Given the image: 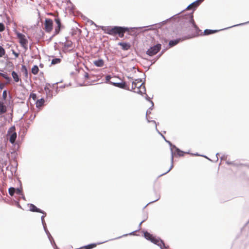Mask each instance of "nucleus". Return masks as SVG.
<instances>
[{"label": "nucleus", "mask_w": 249, "mask_h": 249, "mask_svg": "<svg viewBox=\"0 0 249 249\" xmlns=\"http://www.w3.org/2000/svg\"><path fill=\"white\" fill-rule=\"evenodd\" d=\"M142 80L140 79H138L135 80V81H133L132 83V89H135L136 87H137V84H140Z\"/></svg>", "instance_id": "6ab92c4d"}, {"label": "nucleus", "mask_w": 249, "mask_h": 249, "mask_svg": "<svg viewBox=\"0 0 249 249\" xmlns=\"http://www.w3.org/2000/svg\"><path fill=\"white\" fill-rule=\"evenodd\" d=\"M6 107L3 103L0 102V115L6 112Z\"/></svg>", "instance_id": "dca6fc26"}, {"label": "nucleus", "mask_w": 249, "mask_h": 249, "mask_svg": "<svg viewBox=\"0 0 249 249\" xmlns=\"http://www.w3.org/2000/svg\"><path fill=\"white\" fill-rule=\"evenodd\" d=\"M53 20L50 18H46L45 22V30L46 32H50L53 29Z\"/></svg>", "instance_id": "423d86ee"}, {"label": "nucleus", "mask_w": 249, "mask_h": 249, "mask_svg": "<svg viewBox=\"0 0 249 249\" xmlns=\"http://www.w3.org/2000/svg\"><path fill=\"white\" fill-rule=\"evenodd\" d=\"M7 97V92L6 90H4L2 93V98L4 100H6Z\"/></svg>", "instance_id": "f704fd0d"}, {"label": "nucleus", "mask_w": 249, "mask_h": 249, "mask_svg": "<svg viewBox=\"0 0 249 249\" xmlns=\"http://www.w3.org/2000/svg\"><path fill=\"white\" fill-rule=\"evenodd\" d=\"M227 158V155H222L221 156L220 159H221V160H226Z\"/></svg>", "instance_id": "79ce46f5"}, {"label": "nucleus", "mask_w": 249, "mask_h": 249, "mask_svg": "<svg viewBox=\"0 0 249 249\" xmlns=\"http://www.w3.org/2000/svg\"><path fill=\"white\" fill-rule=\"evenodd\" d=\"M43 215L41 216V222H42V225H44L46 224V223L44 219V217L46 216V213L44 212V213H43Z\"/></svg>", "instance_id": "473e14b6"}, {"label": "nucleus", "mask_w": 249, "mask_h": 249, "mask_svg": "<svg viewBox=\"0 0 249 249\" xmlns=\"http://www.w3.org/2000/svg\"><path fill=\"white\" fill-rule=\"evenodd\" d=\"M93 63L96 66L101 67L104 66V61L103 59H99L97 60L94 61Z\"/></svg>", "instance_id": "4468645a"}, {"label": "nucleus", "mask_w": 249, "mask_h": 249, "mask_svg": "<svg viewBox=\"0 0 249 249\" xmlns=\"http://www.w3.org/2000/svg\"><path fill=\"white\" fill-rule=\"evenodd\" d=\"M156 130H157V131H158V132L160 134V135H161V136L163 138V139L165 140V141H166V142L169 144V145H170V146L172 147V143H171L170 141L166 140H165V137H164L163 135H162L160 133V132L158 130V129H157V128L156 129Z\"/></svg>", "instance_id": "2f4dec72"}, {"label": "nucleus", "mask_w": 249, "mask_h": 249, "mask_svg": "<svg viewBox=\"0 0 249 249\" xmlns=\"http://www.w3.org/2000/svg\"><path fill=\"white\" fill-rule=\"evenodd\" d=\"M150 110H150V109H149L147 110V111H146V117L147 118V121H148V122H152V123H153L154 124H155V125H156V129H157V124H156V122L155 121H154V120L150 121V120H149L147 119V115H148V114H150V113H151V111H150Z\"/></svg>", "instance_id": "cd10ccee"}, {"label": "nucleus", "mask_w": 249, "mask_h": 249, "mask_svg": "<svg viewBox=\"0 0 249 249\" xmlns=\"http://www.w3.org/2000/svg\"><path fill=\"white\" fill-rule=\"evenodd\" d=\"M47 236H48V238L49 239L51 244L53 245V243L54 246H55V248L54 249H57V247L56 246V245H55V243H54V241L53 238V237H52L51 234L49 233V234H47Z\"/></svg>", "instance_id": "b1692460"}, {"label": "nucleus", "mask_w": 249, "mask_h": 249, "mask_svg": "<svg viewBox=\"0 0 249 249\" xmlns=\"http://www.w3.org/2000/svg\"><path fill=\"white\" fill-rule=\"evenodd\" d=\"M140 84H139V85H138V84H137V88H138V87H139V86H140Z\"/></svg>", "instance_id": "bf43d9fd"}, {"label": "nucleus", "mask_w": 249, "mask_h": 249, "mask_svg": "<svg viewBox=\"0 0 249 249\" xmlns=\"http://www.w3.org/2000/svg\"><path fill=\"white\" fill-rule=\"evenodd\" d=\"M54 20L57 24V27L55 28V32L53 36L59 34L61 26L60 19L58 17L55 18Z\"/></svg>", "instance_id": "1a4fd4ad"}, {"label": "nucleus", "mask_w": 249, "mask_h": 249, "mask_svg": "<svg viewBox=\"0 0 249 249\" xmlns=\"http://www.w3.org/2000/svg\"><path fill=\"white\" fill-rule=\"evenodd\" d=\"M44 89L46 92H50V91L49 88L46 86L44 88Z\"/></svg>", "instance_id": "de8ad7c7"}, {"label": "nucleus", "mask_w": 249, "mask_h": 249, "mask_svg": "<svg viewBox=\"0 0 249 249\" xmlns=\"http://www.w3.org/2000/svg\"><path fill=\"white\" fill-rule=\"evenodd\" d=\"M16 192V189L14 187L9 188V194L10 196H13Z\"/></svg>", "instance_id": "c85d7f7f"}, {"label": "nucleus", "mask_w": 249, "mask_h": 249, "mask_svg": "<svg viewBox=\"0 0 249 249\" xmlns=\"http://www.w3.org/2000/svg\"><path fill=\"white\" fill-rule=\"evenodd\" d=\"M134 92L141 94L145 93L146 89L145 86L143 85V83L140 84L139 87H138V88L135 90H134Z\"/></svg>", "instance_id": "9b49d317"}, {"label": "nucleus", "mask_w": 249, "mask_h": 249, "mask_svg": "<svg viewBox=\"0 0 249 249\" xmlns=\"http://www.w3.org/2000/svg\"><path fill=\"white\" fill-rule=\"evenodd\" d=\"M144 237L148 240L150 241L151 242L154 244L157 245L158 246L160 247L161 249H164V248L166 249L167 247L165 246L164 243L163 241L159 238H155L153 236L152 234H151L147 231H145L144 232Z\"/></svg>", "instance_id": "f257e3e1"}, {"label": "nucleus", "mask_w": 249, "mask_h": 249, "mask_svg": "<svg viewBox=\"0 0 249 249\" xmlns=\"http://www.w3.org/2000/svg\"><path fill=\"white\" fill-rule=\"evenodd\" d=\"M12 76L14 80V81L16 82H18L19 80V78L18 73L15 71H12Z\"/></svg>", "instance_id": "412c9836"}, {"label": "nucleus", "mask_w": 249, "mask_h": 249, "mask_svg": "<svg viewBox=\"0 0 249 249\" xmlns=\"http://www.w3.org/2000/svg\"><path fill=\"white\" fill-rule=\"evenodd\" d=\"M186 18L189 20V22L192 24L193 26L195 28V29L196 30H197L198 29V27L196 25V24L195 23V21H194V18H193V12H192L191 13L188 14Z\"/></svg>", "instance_id": "f8f14e48"}, {"label": "nucleus", "mask_w": 249, "mask_h": 249, "mask_svg": "<svg viewBox=\"0 0 249 249\" xmlns=\"http://www.w3.org/2000/svg\"><path fill=\"white\" fill-rule=\"evenodd\" d=\"M58 84V83H57V82H56V83H54V85H56V84Z\"/></svg>", "instance_id": "e2e57ef3"}, {"label": "nucleus", "mask_w": 249, "mask_h": 249, "mask_svg": "<svg viewBox=\"0 0 249 249\" xmlns=\"http://www.w3.org/2000/svg\"><path fill=\"white\" fill-rule=\"evenodd\" d=\"M18 37L20 39H21V38H23L24 37H25V36L22 35V34L21 33H18Z\"/></svg>", "instance_id": "a19ab883"}, {"label": "nucleus", "mask_w": 249, "mask_h": 249, "mask_svg": "<svg viewBox=\"0 0 249 249\" xmlns=\"http://www.w3.org/2000/svg\"><path fill=\"white\" fill-rule=\"evenodd\" d=\"M39 69L37 66L35 65L32 69V73L34 74H36L38 72Z\"/></svg>", "instance_id": "5701e85b"}, {"label": "nucleus", "mask_w": 249, "mask_h": 249, "mask_svg": "<svg viewBox=\"0 0 249 249\" xmlns=\"http://www.w3.org/2000/svg\"><path fill=\"white\" fill-rule=\"evenodd\" d=\"M134 231L133 232H132L131 233H130V234H132L133 233H134Z\"/></svg>", "instance_id": "052dcab7"}, {"label": "nucleus", "mask_w": 249, "mask_h": 249, "mask_svg": "<svg viewBox=\"0 0 249 249\" xmlns=\"http://www.w3.org/2000/svg\"><path fill=\"white\" fill-rule=\"evenodd\" d=\"M205 158H206L208 159V158L206 157V156H204ZM209 160H210V159H209Z\"/></svg>", "instance_id": "680f3d73"}, {"label": "nucleus", "mask_w": 249, "mask_h": 249, "mask_svg": "<svg viewBox=\"0 0 249 249\" xmlns=\"http://www.w3.org/2000/svg\"><path fill=\"white\" fill-rule=\"evenodd\" d=\"M105 242H106V241H104V242H101V243H97V244H98V245H99V244H103V243H105Z\"/></svg>", "instance_id": "4d7b16f0"}, {"label": "nucleus", "mask_w": 249, "mask_h": 249, "mask_svg": "<svg viewBox=\"0 0 249 249\" xmlns=\"http://www.w3.org/2000/svg\"><path fill=\"white\" fill-rule=\"evenodd\" d=\"M16 128L15 126H11L8 130L7 135H10L9 142L14 144L17 137V133L15 132Z\"/></svg>", "instance_id": "20e7f679"}, {"label": "nucleus", "mask_w": 249, "mask_h": 249, "mask_svg": "<svg viewBox=\"0 0 249 249\" xmlns=\"http://www.w3.org/2000/svg\"><path fill=\"white\" fill-rule=\"evenodd\" d=\"M5 53V51L3 48L0 46V57H2Z\"/></svg>", "instance_id": "7c9ffc66"}, {"label": "nucleus", "mask_w": 249, "mask_h": 249, "mask_svg": "<svg viewBox=\"0 0 249 249\" xmlns=\"http://www.w3.org/2000/svg\"><path fill=\"white\" fill-rule=\"evenodd\" d=\"M21 71L23 72L24 76L25 77H27L28 74V70L26 67L25 65H22Z\"/></svg>", "instance_id": "aec40b11"}, {"label": "nucleus", "mask_w": 249, "mask_h": 249, "mask_svg": "<svg viewBox=\"0 0 249 249\" xmlns=\"http://www.w3.org/2000/svg\"><path fill=\"white\" fill-rule=\"evenodd\" d=\"M226 163L227 164L230 165V164H232V165H235V164L232 162H230V161H226Z\"/></svg>", "instance_id": "49530a36"}, {"label": "nucleus", "mask_w": 249, "mask_h": 249, "mask_svg": "<svg viewBox=\"0 0 249 249\" xmlns=\"http://www.w3.org/2000/svg\"><path fill=\"white\" fill-rule=\"evenodd\" d=\"M160 199V197H159L158 198H157L156 200H154V201H152L151 202H150L148 203V204H150L151 203H153V202H156L157 201H158L159 199Z\"/></svg>", "instance_id": "8fccbe9b"}, {"label": "nucleus", "mask_w": 249, "mask_h": 249, "mask_svg": "<svg viewBox=\"0 0 249 249\" xmlns=\"http://www.w3.org/2000/svg\"><path fill=\"white\" fill-rule=\"evenodd\" d=\"M174 149L177 152L178 155L179 156H182L183 155V152L181 151L179 149L177 148L175 145L172 144V147H170L171 153V165L169 169L165 173L161 175V176L165 175L168 173L173 167V160H174Z\"/></svg>", "instance_id": "7ed1b4c3"}, {"label": "nucleus", "mask_w": 249, "mask_h": 249, "mask_svg": "<svg viewBox=\"0 0 249 249\" xmlns=\"http://www.w3.org/2000/svg\"><path fill=\"white\" fill-rule=\"evenodd\" d=\"M43 228H44V230L46 232V233L47 234H49V231L48 230L47 228V227H46V224L44 225H43Z\"/></svg>", "instance_id": "58836bf2"}, {"label": "nucleus", "mask_w": 249, "mask_h": 249, "mask_svg": "<svg viewBox=\"0 0 249 249\" xmlns=\"http://www.w3.org/2000/svg\"><path fill=\"white\" fill-rule=\"evenodd\" d=\"M146 99L147 100L149 101L150 102V98L146 95Z\"/></svg>", "instance_id": "5fc2aeb1"}, {"label": "nucleus", "mask_w": 249, "mask_h": 249, "mask_svg": "<svg viewBox=\"0 0 249 249\" xmlns=\"http://www.w3.org/2000/svg\"><path fill=\"white\" fill-rule=\"evenodd\" d=\"M118 45L122 47V49L124 50H127L130 48V45L128 43L126 42H119Z\"/></svg>", "instance_id": "2eb2a0df"}, {"label": "nucleus", "mask_w": 249, "mask_h": 249, "mask_svg": "<svg viewBox=\"0 0 249 249\" xmlns=\"http://www.w3.org/2000/svg\"><path fill=\"white\" fill-rule=\"evenodd\" d=\"M249 23V21H248V22H246L245 23H241V24H237V25H233L231 27H230V28H231V27H235V26H240V25H244L245 24H247ZM228 28H229V27H228Z\"/></svg>", "instance_id": "ea45409f"}, {"label": "nucleus", "mask_w": 249, "mask_h": 249, "mask_svg": "<svg viewBox=\"0 0 249 249\" xmlns=\"http://www.w3.org/2000/svg\"><path fill=\"white\" fill-rule=\"evenodd\" d=\"M129 29L127 27L114 26L111 28V35L118 34L120 37H123L125 32L128 31Z\"/></svg>", "instance_id": "f03ea898"}, {"label": "nucleus", "mask_w": 249, "mask_h": 249, "mask_svg": "<svg viewBox=\"0 0 249 249\" xmlns=\"http://www.w3.org/2000/svg\"><path fill=\"white\" fill-rule=\"evenodd\" d=\"M111 78V76L110 75H107V76H106V82L109 83V82H111L110 81Z\"/></svg>", "instance_id": "e433bc0d"}, {"label": "nucleus", "mask_w": 249, "mask_h": 249, "mask_svg": "<svg viewBox=\"0 0 249 249\" xmlns=\"http://www.w3.org/2000/svg\"><path fill=\"white\" fill-rule=\"evenodd\" d=\"M188 38H189V37H185L182 38H180L170 40L169 43V45L170 47H173L178 43L180 41H183Z\"/></svg>", "instance_id": "9d476101"}, {"label": "nucleus", "mask_w": 249, "mask_h": 249, "mask_svg": "<svg viewBox=\"0 0 249 249\" xmlns=\"http://www.w3.org/2000/svg\"><path fill=\"white\" fill-rule=\"evenodd\" d=\"M15 193L16 194H17L18 195H22V189L21 188H17V189H16V192Z\"/></svg>", "instance_id": "72a5a7b5"}, {"label": "nucleus", "mask_w": 249, "mask_h": 249, "mask_svg": "<svg viewBox=\"0 0 249 249\" xmlns=\"http://www.w3.org/2000/svg\"><path fill=\"white\" fill-rule=\"evenodd\" d=\"M109 84L113 85L114 86L123 89H126L129 90V89L126 88V84L125 82H109Z\"/></svg>", "instance_id": "0eeeda50"}, {"label": "nucleus", "mask_w": 249, "mask_h": 249, "mask_svg": "<svg viewBox=\"0 0 249 249\" xmlns=\"http://www.w3.org/2000/svg\"><path fill=\"white\" fill-rule=\"evenodd\" d=\"M161 49V44H157L151 47L146 51V54L150 56H153L157 53Z\"/></svg>", "instance_id": "39448f33"}, {"label": "nucleus", "mask_w": 249, "mask_h": 249, "mask_svg": "<svg viewBox=\"0 0 249 249\" xmlns=\"http://www.w3.org/2000/svg\"><path fill=\"white\" fill-rule=\"evenodd\" d=\"M101 28L103 31H104V32L106 34H108V35H111V28L110 27H107V26H101Z\"/></svg>", "instance_id": "f3484780"}, {"label": "nucleus", "mask_w": 249, "mask_h": 249, "mask_svg": "<svg viewBox=\"0 0 249 249\" xmlns=\"http://www.w3.org/2000/svg\"><path fill=\"white\" fill-rule=\"evenodd\" d=\"M61 62V59L55 58L53 59L52 60L51 64L53 65H55Z\"/></svg>", "instance_id": "a878e982"}, {"label": "nucleus", "mask_w": 249, "mask_h": 249, "mask_svg": "<svg viewBox=\"0 0 249 249\" xmlns=\"http://www.w3.org/2000/svg\"><path fill=\"white\" fill-rule=\"evenodd\" d=\"M5 85L2 83H0V89H2L4 88Z\"/></svg>", "instance_id": "37998d69"}, {"label": "nucleus", "mask_w": 249, "mask_h": 249, "mask_svg": "<svg viewBox=\"0 0 249 249\" xmlns=\"http://www.w3.org/2000/svg\"><path fill=\"white\" fill-rule=\"evenodd\" d=\"M30 97L34 100L36 101V95L35 93H32L31 94Z\"/></svg>", "instance_id": "4c0bfd02"}, {"label": "nucleus", "mask_w": 249, "mask_h": 249, "mask_svg": "<svg viewBox=\"0 0 249 249\" xmlns=\"http://www.w3.org/2000/svg\"><path fill=\"white\" fill-rule=\"evenodd\" d=\"M44 102L45 101L43 98H41L39 100H37L36 103V107L39 108L42 107L43 105Z\"/></svg>", "instance_id": "a211bd4d"}, {"label": "nucleus", "mask_w": 249, "mask_h": 249, "mask_svg": "<svg viewBox=\"0 0 249 249\" xmlns=\"http://www.w3.org/2000/svg\"><path fill=\"white\" fill-rule=\"evenodd\" d=\"M88 22L91 24V25H92V24H94L95 26H96V25L94 23V22L91 20H88Z\"/></svg>", "instance_id": "a18cd8bd"}, {"label": "nucleus", "mask_w": 249, "mask_h": 249, "mask_svg": "<svg viewBox=\"0 0 249 249\" xmlns=\"http://www.w3.org/2000/svg\"><path fill=\"white\" fill-rule=\"evenodd\" d=\"M248 223H249V220L248 221Z\"/></svg>", "instance_id": "69168bd1"}, {"label": "nucleus", "mask_w": 249, "mask_h": 249, "mask_svg": "<svg viewBox=\"0 0 249 249\" xmlns=\"http://www.w3.org/2000/svg\"><path fill=\"white\" fill-rule=\"evenodd\" d=\"M22 198H23V199H25V197H24V196L22 194Z\"/></svg>", "instance_id": "13d9d810"}, {"label": "nucleus", "mask_w": 249, "mask_h": 249, "mask_svg": "<svg viewBox=\"0 0 249 249\" xmlns=\"http://www.w3.org/2000/svg\"><path fill=\"white\" fill-rule=\"evenodd\" d=\"M128 78H129V79H131V77H128Z\"/></svg>", "instance_id": "0e129e2a"}, {"label": "nucleus", "mask_w": 249, "mask_h": 249, "mask_svg": "<svg viewBox=\"0 0 249 249\" xmlns=\"http://www.w3.org/2000/svg\"><path fill=\"white\" fill-rule=\"evenodd\" d=\"M150 103H151V107L149 108V109L152 110L154 107V103L152 101H150Z\"/></svg>", "instance_id": "c03bdc74"}, {"label": "nucleus", "mask_w": 249, "mask_h": 249, "mask_svg": "<svg viewBox=\"0 0 249 249\" xmlns=\"http://www.w3.org/2000/svg\"><path fill=\"white\" fill-rule=\"evenodd\" d=\"M5 27L2 23H0V32H2L4 30Z\"/></svg>", "instance_id": "c9c22d12"}, {"label": "nucleus", "mask_w": 249, "mask_h": 249, "mask_svg": "<svg viewBox=\"0 0 249 249\" xmlns=\"http://www.w3.org/2000/svg\"><path fill=\"white\" fill-rule=\"evenodd\" d=\"M25 50H27V44H25V45H23V46H22Z\"/></svg>", "instance_id": "603ef678"}, {"label": "nucleus", "mask_w": 249, "mask_h": 249, "mask_svg": "<svg viewBox=\"0 0 249 249\" xmlns=\"http://www.w3.org/2000/svg\"><path fill=\"white\" fill-rule=\"evenodd\" d=\"M203 1V0H196L195 1L193 2L189 5H188L186 9L189 10L191 9H193V11L195 9V8L197 7L199 4Z\"/></svg>", "instance_id": "6e6552de"}, {"label": "nucleus", "mask_w": 249, "mask_h": 249, "mask_svg": "<svg viewBox=\"0 0 249 249\" xmlns=\"http://www.w3.org/2000/svg\"><path fill=\"white\" fill-rule=\"evenodd\" d=\"M217 31H218L217 30L206 29L204 31V34L205 35H209L210 34L215 33L217 32Z\"/></svg>", "instance_id": "4be33fe9"}, {"label": "nucleus", "mask_w": 249, "mask_h": 249, "mask_svg": "<svg viewBox=\"0 0 249 249\" xmlns=\"http://www.w3.org/2000/svg\"><path fill=\"white\" fill-rule=\"evenodd\" d=\"M144 220H142V221L140 223V224H139V230H140V228H141V226L142 224L144 222Z\"/></svg>", "instance_id": "3c124183"}, {"label": "nucleus", "mask_w": 249, "mask_h": 249, "mask_svg": "<svg viewBox=\"0 0 249 249\" xmlns=\"http://www.w3.org/2000/svg\"><path fill=\"white\" fill-rule=\"evenodd\" d=\"M30 211L34 212H38L42 213H44V211L41 209L37 208L34 204H31L29 206Z\"/></svg>", "instance_id": "ddd939ff"}, {"label": "nucleus", "mask_w": 249, "mask_h": 249, "mask_svg": "<svg viewBox=\"0 0 249 249\" xmlns=\"http://www.w3.org/2000/svg\"><path fill=\"white\" fill-rule=\"evenodd\" d=\"M218 155H219V153H218L216 154V158H217V160H218V156H217Z\"/></svg>", "instance_id": "6e6d98bb"}, {"label": "nucleus", "mask_w": 249, "mask_h": 249, "mask_svg": "<svg viewBox=\"0 0 249 249\" xmlns=\"http://www.w3.org/2000/svg\"><path fill=\"white\" fill-rule=\"evenodd\" d=\"M89 74L87 72H85V75H84V77L86 78H89Z\"/></svg>", "instance_id": "09e8293b"}, {"label": "nucleus", "mask_w": 249, "mask_h": 249, "mask_svg": "<svg viewBox=\"0 0 249 249\" xmlns=\"http://www.w3.org/2000/svg\"><path fill=\"white\" fill-rule=\"evenodd\" d=\"M96 244H91L84 247L85 249H91L96 246Z\"/></svg>", "instance_id": "c756f323"}, {"label": "nucleus", "mask_w": 249, "mask_h": 249, "mask_svg": "<svg viewBox=\"0 0 249 249\" xmlns=\"http://www.w3.org/2000/svg\"><path fill=\"white\" fill-rule=\"evenodd\" d=\"M0 75L5 79L7 81V83L10 82V78L6 74L0 72Z\"/></svg>", "instance_id": "393cba45"}, {"label": "nucleus", "mask_w": 249, "mask_h": 249, "mask_svg": "<svg viewBox=\"0 0 249 249\" xmlns=\"http://www.w3.org/2000/svg\"><path fill=\"white\" fill-rule=\"evenodd\" d=\"M27 40L25 38V36L23 38H21L20 39V43L21 44V46L25 45V44L27 43Z\"/></svg>", "instance_id": "bb28decb"}, {"label": "nucleus", "mask_w": 249, "mask_h": 249, "mask_svg": "<svg viewBox=\"0 0 249 249\" xmlns=\"http://www.w3.org/2000/svg\"><path fill=\"white\" fill-rule=\"evenodd\" d=\"M13 53L15 54V55L16 56V57H18V53H16L15 52H13Z\"/></svg>", "instance_id": "864d4df0"}]
</instances>
